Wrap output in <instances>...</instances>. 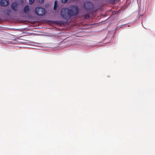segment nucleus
<instances>
[{"label":"nucleus","instance_id":"nucleus-4","mask_svg":"<svg viewBox=\"0 0 155 155\" xmlns=\"http://www.w3.org/2000/svg\"><path fill=\"white\" fill-rule=\"evenodd\" d=\"M31 7L28 5L25 6L23 9V12L25 14H29L31 12Z\"/></svg>","mask_w":155,"mask_h":155},{"label":"nucleus","instance_id":"nucleus-2","mask_svg":"<svg viewBox=\"0 0 155 155\" xmlns=\"http://www.w3.org/2000/svg\"><path fill=\"white\" fill-rule=\"evenodd\" d=\"M35 12L37 15L42 16L45 15V10L41 7H38L35 9Z\"/></svg>","mask_w":155,"mask_h":155},{"label":"nucleus","instance_id":"nucleus-5","mask_svg":"<svg viewBox=\"0 0 155 155\" xmlns=\"http://www.w3.org/2000/svg\"><path fill=\"white\" fill-rule=\"evenodd\" d=\"M11 8L15 11H17L19 10V8L18 7V4L17 2L13 3L11 5Z\"/></svg>","mask_w":155,"mask_h":155},{"label":"nucleus","instance_id":"nucleus-9","mask_svg":"<svg viewBox=\"0 0 155 155\" xmlns=\"http://www.w3.org/2000/svg\"><path fill=\"white\" fill-rule=\"evenodd\" d=\"M34 0H29V4H32L34 2Z\"/></svg>","mask_w":155,"mask_h":155},{"label":"nucleus","instance_id":"nucleus-10","mask_svg":"<svg viewBox=\"0 0 155 155\" xmlns=\"http://www.w3.org/2000/svg\"><path fill=\"white\" fill-rule=\"evenodd\" d=\"M38 2L41 4L43 3L44 2V0H38Z\"/></svg>","mask_w":155,"mask_h":155},{"label":"nucleus","instance_id":"nucleus-1","mask_svg":"<svg viewBox=\"0 0 155 155\" xmlns=\"http://www.w3.org/2000/svg\"><path fill=\"white\" fill-rule=\"evenodd\" d=\"M79 9L78 7L73 6L71 9L63 8L61 10V15L62 17L67 20H68L73 17L78 15Z\"/></svg>","mask_w":155,"mask_h":155},{"label":"nucleus","instance_id":"nucleus-3","mask_svg":"<svg viewBox=\"0 0 155 155\" xmlns=\"http://www.w3.org/2000/svg\"><path fill=\"white\" fill-rule=\"evenodd\" d=\"M84 7L87 11H91L92 8V5L91 2H87L84 5Z\"/></svg>","mask_w":155,"mask_h":155},{"label":"nucleus","instance_id":"nucleus-11","mask_svg":"<svg viewBox=\"0 0 155 155\" xmlns=\"http://www.w3.org/2000/svg\"><path fill=\"white\" fill-rule=\"evenodd\" d=\"M68 0H61V2L63 3H65Z\"/></svg>","mask_w":155,"mask_h":155},{"label":"nucleus","instance_id":"nucleus-7","mask_svg":"<svg viewBox=\"0 0 155 155\" xmlns=\"http://www.w3.org/2000/svg\"><path fill=\"white\" fill-rule=\"evenodd\" d=\"M58 7V2L56 1H55L54 2V5L53 9L54 10H56Z\"/></svg>","mask_w":155,"mask_h":155},{"label":"nucleus","instance_id":"nucleus-6","mask_svg":"<svg viewBox=\"0 0 155 155\" xmlns=\"http://www.w3.org/2000/svg\"><path fill=\"white\" fill-rule=\"evenodd\" d=\"M9 2L7 0H1L0 2V5L2 7H6L8 4Z\"/></svg>","mask_w":155,"mask_h":155},{"label":"nucleus","instance_id":"nucleus-8","mask_svg":"<svg viewBox=\"0 0 155 155\" xmlns=\"http://www.w3.org/2000/svg\"><path fill=\"white\" fill-rule=\"evenodd\" d=\"M84 16L85 19H87L90 17V15L88 14H85Z\"/></svg>","mask_w":155,"mask_h":155}]
</instances>
